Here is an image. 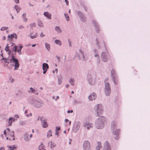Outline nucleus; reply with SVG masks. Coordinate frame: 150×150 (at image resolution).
I'll list each match as a JSON object with an SVG mask.
<instances>
[{"label": "nucleus", "mask_w": 150, "mask_h": 150, "mask_svg": "<svg viewBox=\"0 0 150 150\" xmlns=\"http://www.w3.org/2000/svg\"><path fill=\"white\" fill-rule=\"evenodd\" d=\"M105 89H108V92H109V89H110V84L108 83H105Z\"/></svg>", "instance_id": "2eb2a0df"}, {"label": "nucleus", "mask_w": 150, "mask_h": 150, "mask_svg": "<svg viewBox=\"0 0 150 150\" xmlns=\"http://www.w3.org/2000/svg\"><path fill=\"white\" fill-rule=\"evenodd\" d=\"M101 59L104 62H107L108 61V59L107 56L105 55V52H103L101 55Z\"/></svg>", "instance_id": "f8f14e48"}, {"label": "nucleus", "mask_w": 150, "mask_h": 150, "mask_svg": "<svg viewBox=\"0 0 150 150\" xmlns=\"http://www.w3.org/2000/svg\"><path fill=\"white\" fill-rule=\"evenodd\" d=\"M105 118L103 116L99 119L98 122H96V126L98 129L103 128L104 127V122L105 121Z\"/></svg>", "instance_id": "f03ea898"}, {"label": "nucleus", "mask_w": 150, "mask_h": 150, "mask_svg": "<svg viewBox=\"0 0 150 150\" xmlns=\"http://www.w3.org/2000/svg\"><path fill=\"white\" fill-rule=\"evenodd\" d=\"M2 60H5V62L8 63H10L12 67H14V70H17L19 67L18 61V59H16L14 56L13 55L11 57H8V62L6 61V60L3 58Z\"/></svg>", "instance_id": "f257e3e1"}, {"label": "nucleus", "mask_w": 150, "mask_h": 150, "mask_svg": "<svg viewBox=\"0 0 150 150\" xmlns=\"http://www.w3.org/2000/svg\"><path fill=\"white\" fill-rule=\"evenodd\" d=\"M69 13H70V10H69Z\"/></svg>", "instance_id": "774afa93"}, {"label": "nucleus", "mask_w": 150, "mask_h": 150, "mask_svg": "<svg viewBox=\"0 0 150 150\" xmlns=\"http://www.w3.org/2000/svg\"><path fill=\"white\" fill-rule=\"evenodd\" d=\"M59 98V96H57L56 97V98H55L54 97H53V98L55 99V100H56L57 99H58Z\"/></svg>", "instance_id": "79ce46f5"}, {"label": "nucleus", "mask_w": 150, "mask_h": 150, "mask_svg": "<svg viewBox=\"0 0 150 150\" xmlns=\"http://www.w3.org/2000/svg\"><path fill=\"white\" fill-rule=\"evenodd\" d=\"M90 143L88 141H85L83 144L84 150H90Z\"/></svg>", "instance_id": "20e7f679"}, {"label": "nucleus", "mask_w": 150, "mask_h": 150, "mask_svg": "<svg viewBox=\"0 0 150 150\" xmlns=\"http://www.w3.org/2000/svg\"><path fill=\"white\" fill-rule=\"evenodd\" d=\"M32 134H30V138H31L32 137Z\"/></svg>", "instance_id": "5fc2aeb1"}, {"label": "nucleus", "mask_w": 150, "mask_h": 150, "mask_svg": "<svg viewBox=\"0 0 150 150\" xmlns=\"http://www.w3.org/2000/svg\"><path fill=\"white\" fill-rule=\"evenodd\" d=\"M30 6H33V5H31V4H30Z\"/></svg>", "instance_id": "338daca9"}, {"label": "nucleus", "mask_w": 150, "mask_h": 150, "mask_svg": "<svg viewBox=\"0 0 150 150\" xmlns=\"http://www.w3.org/2000/svg\"><path fill=\"white\" fill-rule=\"evenodd\" d=\"M8 137H6V139H9L10 140H14V135L13 132L10 131L9 134L7 135Z\"/></svg>", "instance_id": "6e6552de"}, {"label": "nucleus", "mask_w": 150, "mask_h": 150, "mask_svg": "<svg viewBox=\"0 0 150 150\" xmlns=\"http://www.w3.org/2000/svg\"><path fill=\"white\" fill-rule=\"evenodd\" d=\"M27 111H25V113H27Z\"/></svg>", "instance_id": "69168bd1"}, {"label": "nucleus", "mask_w": 150, "mask_h": 150, "mask_svg": "<svg viewBox=\"0 0 150 150\" xmlns=\"http://www.w3.org/2000/svg\"><path fill=\"white\" fill-rule=\"evenodd\" d=\"M96 96L95 93H93L91 94L88 97V98L90 100H95L96 98Z\"/></svg>", "instance_id": "9d476101"}, {"label": "nucleus", "mask_w": 150, "mask_h": 150, "mask_svg": "<svg viewBox=\"0 0 150 150\" xmlns=\"http://www.w3.org/2000/svg\"><path fill=\"white\" fill-rule=\"evenodd\" d=\"M80 52H81L82 54H83V53L81 51V50H80Z\"/></svg>", "instance_id": "680f3d73"}, {"label": "nucleus", "mask_w": 150, "mask_h": 150, "mask_svg": "<svg viewBox=\"0 0 150 150\" xmlns=\"http://www.w3.org/2000/svg\"><path fill=\"white\" fill-rule=\"evenodd\" d=\"M8 44H7V45L6 46V47L5 48V50L6 51L8 52V51L9 50V46H8Z\"/></svg>", "instance_id": "c756f323"}, {"label": "nucleus", "mask_w": 150, "mask_h": 150, "mask_svg": "<svg viewBox=\"0 0 150 150\" xmlns=\"http://www.w3.org/2000/svg\"><path fill=\"white\" fill-rule=\"evenodd\" d=\"M45 36V35H43V33H41V34H40V36L41 37H43Z\"/></svg>", "instance_id": "de8ad7c7"}, {"label": "nucleus", "mask_w": 150, "mask_h": 150, "mask_svg": "<svg viewBox=\"0 0 150 150\" xmlns=\"http://www.w3.org/2000/svg\"><path fill=\"white\" fill-rule=\"evenodd\" d=\"M110 89H109V92H108V89H105V93L107 96H108L110 95Z\"/></svg>", "instance_id": "4be33fe9"}, {"label": "nucleus", "mask_w": 150, "mask_h": 150, "mask_svg": "<svg viewBox=\"0 0 150 150\" xmlns=\"http://www.w3.org/2000/svg\"><path fill=\"white\" fill-rule=\"evenodd\" d=\"M22 16L23 18V21L25 22H26L28 20V19L26 17V13H23Z\"/></svg>", "instance_id": "a211bd4d"}, {"label": "nucleus", "mask_w": 150, "mask_h": 150, "mask_svg": "<svg viewBox=\"0 0 150 150\" xmlns=\"http://www.w3.org/2000/svg\"><path fill=\"white\" fill-rule=\"evenodd\" d=\"M6 40V37L5 36H4L3 38V40Z\"/></svg>", "instance_id": "603ef678"}, {"label": "nucleus", "mask_w": 150, "mask_h": 150, "mask_svg": "<svg viewBox=\"0 0 150 150\" xmlns=\"http://www.w3.org/2000/svg\"><path fill=\"white\" fill-rule=\"evenodd\" d=\"M18 28L19 29H23L24 28V27L23 25H20L18 27Z\"/></svg>", "instance_id": "4c0bfd02"}, {"label": "nucleus", "mask_w": 150, "mask_h": 150, "mask_svg": "<svg viewBox=\"0 0 150 150\" xmlns=\"http://www.w3.org/2000/svg\"><path fill=\"white\" fill-rule=\"evenodd\" d=\"M55 44H58L59 45H61V42L59 40H56L55 41Z\"/></svg>", "instance_id": "393cba45"}, {"label": "nucleus", "mask_w": 150, "mask_h": 150, "mask_svg": "<svg viewBox=\"0 0 150 150\" xmlns=\"http://www.w3.org/2000/svg\"><path fill=\"white\" fill-rule=\"evenodd\" d=\"M15 38L16 39L17 38V35L16 34H11L10 35L8 36V40L10 41H11L13 39Z\"/></svg>", "instance_id": "1a4fd4ad"}, {"label": "nucleus", "mask_w": 150, "mask_h": 150, "mask_svg": "<svg viewBox=\"0 0 150 150\" xmlns=\"http://www.w3.org/2000/svg\"><path fill=\"white\" fill-rule=\"evenodd\" d=\"M60 127H56V130L57 131L59 130L60 129Z\"/></svg>", "instance_id": "c03bdc74"}, {"label": "nucleus", "mask_w": 150, "mask_h": 150, "mask_svg": "<svg viewBox=\"0 0 150 150\" xmlns=\"http://www.w3.org/2000/svg\"><path fill=\"white\" fill-rule=\"evenodd\" d=\"M92 23H93V24H96V25H97V24H96V21H94V20H93V21H92Z\"/></svg>", "instance_id": "a18cd8bd"}, {"label": "nucleus", "mask_w": 150, "mask_h": 150, "mask_svg": "<svg viewBox=\"0 0 150 150\" xmlns=\"http://www.w3.org/2000/svg\"><path fill=\"white\" fill-rule=\"evenodd\" d=\"M70 82L72 85H74V80L73 79H71L70 80Z\"/></svg>", "instance_id": "c9c22d12"}, {"label": "nucleus", "mask_w": 150, "mask_h": 150, "mask_svg": "<svg viewBox=\"0 0 150 150\" xmlns=\"http://www.w3.org/2000/svg\"><path fill=\"white\" fill-rule=\"evenodd\" d=\"M97 107V114L98 116H100L103 112V107L101 104H98L96 106Z\"/></svg>", "instance_id": "7ed1b4c3"}, {"label": "nucleus", "mask_w": 150, "mask_h": 150, "mask_svg": "<svg viewBox=\"0 0 150 150\" xmlns=\"http://www.w3.org/2000/svg\"><path fill=\"white\" fill-rule=\"evenodd\" d=\"M99 31H100V30H99L98 31V30H97V33H98V32Z\"/></svg>", "instance_id": "0e129e2a"}, {"label": "nucleus", "mask_w": 150, "mask_h": 150, "mask_svg": "<svg viewBox=\"0 0 150 150\" xmlns=\"http://www.w3.org/2000/svg\"><path fill=\"white\" fill-rule=\"evenodd\" d=\"M65 121L66 122H69V125H71V121H69V120L68 119H65Z\"/></svg>", "instance_id": "e433bc0d"}, {"label": "nucleus", "mask_w": 150, "mask_h": 150, "mask_svg": "<svg viewBox=\"0 0 150 150\" xmlns=\"http://www.w3.org/2000/svg\"><path fill=\"white\" fill-rule=\"evenodd\" d=\"M114 70H112V71L111 74H112V73H114Z\"/></svg>", "instance_id": "4d7b16f0"}, {"label": "nucleus", "mask_w": 150, "mask_h": 150, "mask_svg": "<svg viewBox=\"0 0 150 150\" xmlns=\"http://www.w3.org/2000/svg\"><path fill=\"white\" fill-rule=\"evenodd\" d=\"M71 93H72V94H73V93H74V92L73 91H71Z\"/></svg>", "instance_id": "bf43d9fd"}, {"label": "nucleus", "mask_w": 150, "mask_h": 150, "mask_svg": "<svg viewBox=\"0 0 150 150\" xmlns=\"http://www.w3.org/2000/svg\"><path fill=\"white\" fill-rule=\"evenodd\" d=\"M30 90H31V91L32 92H33L35 91V90L33 89L32 87H31L30 88Z\"/></svg>", "instance_id": "58836bf2"}, {"label": "nucleus", "mask_w": 150, "mask_h": 150, "mask_svg": "<svg viewBox=\"0 0 150 150\" xmlns=\"http://www.w3.org/2000/svg\"><path fill=\"white\" fill-rule=\"evenodd\" d=\"M120 131L119 129H116L115 131L113 130V134L116 136V137H115V138L116 139H117L118 138V137L117 136H118L119 134Z\"/></svg>", "instance_id": "9b49d317"}, {"label": "nucleus", "mask_w": 150, "mask_h": 150, "mask_svg": "<svg viewBox=\"0 0 150 150\" xmlns=\"http://www.w3.org/2000/svg\"><path fill=\"white\" fill-rule=\"evenodd\" d=\"M24 139L25 141H29L30 139L28 138V135L27 134H25L24 136Z\"/></svg>", "instance_id": "412c9836"}, {"label": "nucleus", "mask_w": 150, "mask_h": 150, "mask_svg": "<svg viewBox=\"0 0 150 150\" xmlns=\"http://www.w3.org/2000/svg\"><path fill=\"white\" fill-rule=\"evenodd\" d=\"M8 28V27H2L1 29V30H4Z\"/></svg>", "instance_id": "473e14b6"}, {"label": "nucleus", "mask_w": 150, "mask_h": 150, "mask_svg": "<svg viewBox=\"0 0 150 150\" xmlns=\"http://www.w3.org/2000/svg\"><path fill=\"white\" fill-rule=\"evenodd\" d=\"M89 83H90L91 85H93V83H90V80H89Z\"/></svg>", "instance_id": "052dcab7"}, {"label": "nucleus", "mask_w": 150, "mask_h": 150, "mask_svg": "<svg viewBox=\"0 0 150 150\" xmlns=\"http://www.w3.org/2000/svg\"><path fill=\"white\" fill-rule=\"evenodd\" d=\"M17 46H15L13 49V50L15 52H16V51H17Z\"/></svg>", "instance_id": "f704fd0d"}, {"label": "nucleus", "mask_w": 150, "mask_h": 150, "mask_svg": "<svg viewBox=\"0 0 150 150\" xmlns=\"http://www.w3.org/2000/svg\"><path fill=\"white\" fill-rule=\"evenodd\" d=\"M111 128L112 129H114V128H115L116 125H115V121L112 122L111 124Z\"/></svg>", "instance_id": "aec40b11"}, {"label": "nucleus", "mask_w": 150, "mask_h": 150, "mask_svg": "<svg viewBox=\"0 0 150 150\" xmlns=\"http://www.w3.org/2000/svg\"><path fill=\"white\" fill-rule=\"evenodd\" d=\"M13 120L12 118L11 117H10L9 120L8 122L9 123V125H11L12 123V120Z\"/></svg>", "instance_id": "2f4dec72"}, {"label": "nucleus", "mask_w": 150, "mask_h": 150, "mask_svg": "<svg viewBox=\"0 0 150 150\" xmlns=\"http://www.w3.org/2000/svg\"><path fill=\"white\" fill-rule=\"evenodd\" d=\"M36 36L35 35H34V36H30V38L32 39H33L35 38H36Z\"/></svg>", "instance_id": "a19ab883"}, {"label": "nucleus", "mask_w": 150, "mask_h": 150, "mask_svg": "<svg viewBox=\"0 0 150 150\" xmlns=\"http://www.w3.org/2000/svg\"><path fill=\"white\" fill-rule=\"evenodd\" d=\"M45 46L46 49L49 51L50 49V46L49 44L47 43H45Z\"/></svg>", "instance_id": "b1692460"}, {"label": "nucleus", "mask_w": 150, "mask_h": 150, "mask_svg": "<svg viewBox=\"0 0 150 150\" xmlns=\"http://www.w3.org/2000/svg\"><path fill=\"white\" fill-rule=\"evenodd\" d=\"M55 30L57 31L58 33H60L61 32V30L59 26H56L55 28Z\"/></svg>", "instance_id": "6ab92c4d"}, {"label": "nucleus", "mask_w": 150, "mask_h": 150, "mask_svg": "<svg viewBox=\"0 0 150 150\" xmlns=\"http://www.w3.org/2000/svg\"><path fill=\"white\" fill-rule=\"evenodd\" d=\"M84 126L86 127L87 129H88L90 128V127L92 128L93 127V124L92 123H90L89 122H86L84 124Z\"/></svg>", "instance_id": "ddd939ff"}, {"label": "nucleus", "mask_w": 150, "mask_h": 150, "mask_svg": "<svg viewBox=\"0 0 150 150\" xmlns=\"http://www.w3.org/2000/svg\"><path fill=\"white\" fill-rule=\"evenodd\" d=\"M51 132L50 131V130L49 132V133H48V134H50V136H49V137H50V136H52V134H51Z\"/></svg>", "instance_id": "09e8293b"}, {"label": "nucleus", "mask_w": 150, "mask_h": 150, "mask_svg": "<svg viewBox=\"0 0 150 150\" xmlns=\"http://www.w3.org/2000/svg\"><path fill=\"white\" fill-rule=\"evenodd\" d=\"M56 57H57V58L58 59V60H59V57H58V56H57Z\"/></svg>", "instance_id": "864d4df0"}, {"label": "nucleus", "mask_w": 150, "mask_h": 150, "mask_svg": "<svg viewBox=\"0 0 150 150\" xmlns=\"http://www.w3.org/2000/svg\"><path fill=\"white\" fill-rule=\"evenodd\" d=\"M15 1L17 4L18 3H19V0H15Z\"/></svg>", "instance_id": "49530a36"}, {"label": "nucleus", "mask_w": 150, "mask_h": 150, "mask_svg": "<svg viewBox=\"0 0 150 150\" xmlns=\"http://www.w3.org/2000/svg\"><path fill=\"white\" fill-rule=\"evenodd\" d=\"M67 5L68 6L69 4V1L67 0H65Z\"/></svg>", "instance_id": "37998d69"}, {"label": "nucleus", "mask_w": 150, "mask_h": 150, "mask_svg": "<svg viewBox=\"0 0 150 150\" xmlns=\"http://www.w3.org/2000/svg\"><path fill=\"white\" fill-rule=\"evenodd\" d=\"M38 25H39V26H42V23H40V24H39Z\"/></svg>", "instance_id": "8fccbe9b"}, {"label": "nucleus", "mask_w": 150, "mask_h": 150, "mask_svg": "<svg viewBox=\"0 0 150 150\" xmlns=\"http://www.w3.org/2000/svg\"><path fill=\"white\" fill-rule=\"evenodd\" d=\"M30 27L32 28L33 27H35V23H31L30 24Z\"/></svg>", "instance_id": "72a5a7b5"}, {"label": "nucleus", "mask_w": 150, "mask_h": 150, "mask_svg": "<svg viewBox=\"0 0 150 150\" xmlns=\"http://www.w3.org/2000/svg\"><path fill=\"white\" fill-rule=\"evenodd\" d=\"M73 112V110H68L67 111V112L68 113H72Z\"/></svg>", "instance_id": "ea45409f"}, {"label": "nucleus", "mask_w": 150, "mask_h": 150, "mask_svg": "<svg viewBox=\"0 0 150 150\" xmlns=\"http://www.w3.org/2000/svg\"><path fill=\"white\" fill-rule=\"evenodd\" d=\"M34 132V130H33H33H32V132Z\"/></svg>", "instance_id": "e2e57ef3"}, {"label": "nucleus", "mask_w": 150, "mask_h": 150, "mask_svg": "<svg viewBox=\"0 0 150 150\" xmlns=\"http://www.w3.org/2000/svg\"><path fill=\"white\" fill-rule=\"evenodd\" d=\"M44 15L47 17L48 19H50L51 18V14L48 12H45Z\"/></svg>", "instance_id": "4468645a"}, {"label": "nucleus", "mask_w": 150, "mask_h": 150, "mask_svg": "<svg viewBox=\"0 0 150 150\" xmlns=\"http://www.w3.org/2000/svg\"><path fill=\"white\" fill-rule=\"evenodd\" d=\"M66 87L67 88H68L69 86V85L68 84L66 85Z\"/></svg>", "instance_id": "6e6d98bb"}, {"label": "nucleus", "mask_w": 150, "mask_h": 150, "mask_svg": "<svg viewBox=\"0 0 150 150\" xmlns=\"http://www.w3.org/2000/svg\"><path fill=\"white\" fill-rule=\"evenodd\" d=\"M10 130H9V129L8 128H7L4 131V134L5 135H6V133H7V135H8V134H9V133L10 132Z\"/></svg>", "instance_id": "5701e85b"}, {"label": "nucleus", "mask_w": 150, "mask_h": 150, "mask_svg": "<svg viewBox=\"0 0 150 150\" xmlns=\"http://www.w3.org/2000/svg\"><path fill=\"white\" fill-rule=\"evenodd\" d=\"M0 150H5V149L4 147H2L1 148Z\"/></svg>", "instance_id": "3c124183"}, {"label": "nucleus", "mask_w": 150, "mask_h": 150, "mask_svg": "<svg viewBox=\"0 0 150 150\" xmlns=\"http://www.w3.org/2000/svg\"><path fill=\"white\" fill-rule=\"evenodd\" d=\"M22 47H23V46H20L19 47V49H18V50H17L18 52L20 54H21V49H22Z\"/></svg>", "instance_id": "cd10ccee"}, {"label": "nucleus", "mask_w": 150, "mask_h": 150, "mask_svg": "<svg viewBox=\"0 0 150 150\" xmlns=\"http://www.w3.org/2000/svg\"><path fill=\"white\" fill-rule=\"evenodd\" d=\"M102 147L101 145V143L100 142H98V145L96 147V150H100V148Z\"/></svg>", "instance_id": "dca6fc26"}, {"label": "nucleus", "mask_w": 150, "mask_h": 150, "mask_svg": "<svg viewBox=\"0 0 150 150\" xmlns=\"http://www.w3.org/2000/svg\"><path fill=\"white\" fill-rule=\"evenodd\" d=\"M39 150H45L44 147L42 145H41L39 146Z\"/></svg>", "instance_id": "bb28decb"}, {"label": "nucleus", "mask_w": 150, "mask_h": 150, "mask_svg": "<svg viewBox=\"0 0 150 150\" xmlns=\"http://www.w3.org/2000/svg\"><path fill=\"white\" fill-rule=\"evenodd\" d=\"M113 81L115 84H117V78L115 77L113 78Z\"/></svg>", "instance_id": "c85d7f7f"}, {"label": "nucleus", "mask_w": 150, "mask_h": 150, "mask_svg": "<svg viewBox=\"0 0 150 150\" xmlns=\"http://www.w3.org/2000/svg\"><path fill=\"white\" fill-rule=\"evenodd\" d=\"M35 46H36V44L33 45H32V47H35Z\"/></svg>", "instance_id": "13d9d810"}, {"label": "nucleus", "mask_w": 150, "mask_h": 150, "mask_svg": "<svg viewBox=\"0 0 150 150\" xmlns=\"http://www.w3.org/2000/svg\"><path fill=\"white\" fill-rule=\"evenodd\" d=\"M15 7L17 12H19L21 9L20 7L17 5H15Z\"/></svg>", "instance_id": "a878e982"}, {"label": "nucleus", "mask_w": 150, "mask_h": 150, "mask_svg": "<svg viewBox=\"0 0 150 150\" xmlns=\"http://www.w3.org/2000/svg\"><path fill=\"white\" fill-rule=\"evenodd\" d=\"M40 120L42 122V127L44 128L47 127L48 126V124L46 122V120H45L43 117H40Z\"/></svg>", "instance_id": "39448f33"}, {"label": "nucleus", "mask_w": 150, "mask_h": 150, "mask_svg": "<svg viewBox=\"0 0 150 150\" xmlns=\"http://www.w3.org/2000/svg\"><path fill=\"white\" fill-rule=\"evenodd\" d=\"M49 68L48 65L46 63H44L42 64V69L43 70V73L45 74L46 73L47 71Z\"/></svg>", "instance_id": "0eeeda50"}, {"label": "nucleus", "mask_w": 150, "mask_h": 150, "mask_svg": "<svg viewBox=\"0 0 150 150\" xmlns=\"http://www.w3.org/2000/svg\"><path fill=\"white\" fill-rule=\"evenodd\" d=\"M103 150H111V147L108 142H105Z\"/></svg>", "instance_id": "423d86ee"}, {"label": "nucleus", "mask_w": 150, "mask_h": 150, "mask_svg": "<svg viewBox=\"0 0 150 150\" xmlns=\"http://www.w3.org/2000/svg\"><path fill=\"white\" fill-rule=\"evenodd\" d=\"M8 148H9V150H13L14 149L16 148V146L14 145L13 146H8Z\"/></svg>", "instance_id": "f3484780"}, {"label": "nucleus", "mask_w": 150, "mask_h": 150, "mask_svg": "<svg viewBox=\"0 0 150 150\" xmlns=\"http://www.w3.org/2000/svg\"><path fill=\"white\" fill-rule=\"evenodd\" d=\"M64 15L65 18H66L67 20V21H69V16L68 14H67V13H64Z\"/></svg>", "instance_id": "7c9ffc66"}]
</instances>
